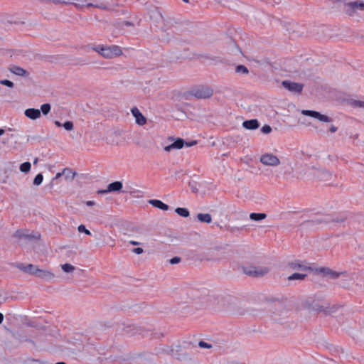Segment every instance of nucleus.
<instances>
[{
    "label": "nucleus",
    "mask_w": 364,
    "mask_h": 364,
    "mask_svg": "<svg viewBox=\"0 0 364 364\" xmlns=\"http://www.w3.org/2000/svg\"><path fill=\"white\" fill-rule=\"evenodd\" d=\"M223 309L232 314H244L245 310L239 307V301L232 296L227 295L222 298Z\"/></svg>",
    "instance_id": "nucleus-1"
},
{
    "label": "nucleus",
    "mask_w": 364,
    "mask_h": 364,
    "mask_svg": "<svg viewBox=\"0 0 364 364\" xmlns=\"http://www.w3.org/2000/svg\"><path fill=\"white\" fill-rule=\"evenodd\" d=\"M169 140H173L174 141L171 144L168 146H165L164 150L166 151H170L172 149H182L185 145L187 147H191L194 145L197 144V141L193 140L190 142H186L183 139L181 138H177L174 139L173 137H169Z\"/></svg>",
    "instance_id": "nucleus-2"
},
{
    "label": "nucleus",
    "mask_w": 364,
    "mask_h": 364,
    "mask_svg": "<svg viewBox=\"0 0 364 364\" xmlns=\"http://www.w3.org/2000/svg\"><path fill=\"white\" fill-rule=\"evenodd\" d=\"M191 95L198 99H207L213 95V90L208 86H201L193 90Z\"/></svg>",
    "instance_id": "nucleus-3"
},
{
    "label": "nucleus",
    "mask_w": 364,
    "mask_h": 364,
    "mask_svg": "<svg viewBox=\"0 0 364 364\" xmlns=\"http://www.w3.org/2000/svg\"><path fill=\"white\" fill-rule=\"evenodd\" d=\"M310 308L318 312H323L326 316L330 315L331 313L336 312L338 306L337 305H333L331 307L329 306V305L324 306L323 305H321L318 302L313 301L310 304Z\"/></svg>",
    "instance_id": "nucleus-4"
},
{
    "label": "nucleus",
    "mask_w": 364,
    "mask_h": 364,
    "mask_svg": "<svg viewBox=\"0 0 364 364\" xmlns=\"http://www.w3.org/2000/svg\"><path fill=\"white\" fill-rule=\"evenodd\" d=\"M101 55L107 59L119 56L122 54V50L118 46H105L104 49H101Z\"/></svg>",
    "instance_id": "nucleus-5"
},
{
    "label": "nucleus",
    "mask_w": 364,
    "mask_h": 364,
    "mask_svg": "<svg viewBox=\"0 0 364 364\" xmlns=\"http://www.w3.org/2000/svg\"><path fill=\"white\" fill-rule=\"evenodd\" d=\"M269 272V269L265 267L252 266L244 268V272L252 277H263Z\"/></svg>",
    "instance_id": "nucleus-6"
},
{
    "label": "nucleus",
    "mask_w": 364,
    "mask_h": 364,
    "mask_svg": "<svg viewBox=\"0 0 364 364\" xmlns=\"http://www.w3.org/2000/svg\"><path fill=\"white\" fill-rule=\"evenodd\" d=\"M259 161L264 166H277L280 164L279 158L273 154L266 153L261 155Z\"/></svg>",
    "instance_id": "nucleus-7"
},
{
    "label": "nucleus",
    "mask_w": 364,
    "mask_h": 364,
    "mask_svg": "<svg viewBox=\"0 0 364 364\" xmlns=\"http://www.w3.org/2000/svg\"><path fill=\"white\" fill-rule=\"evenodd\" d=\"M282 84L285 89L296 94H301L304 87L302 83L291 82L289 80H284Z\"/></svg>",
    "instance_id": "nucleus-8"
},
{
    "label": "nucleus",
    "mask_w": 364,
    "mask_h": 364,
    "mask_svg": "<svg viewBox=\"0 0 364 364\" xmlns=\"http://www.w3.org/2000/svg\"><path fill=\"white\" fill-rule=\"evenodd\" d=\"M346 220L345 218H333L330 216H325L323 218H321L320 219H316L315 220H313L312 222L316 224L318 223H343Z\"/></svg>",
    "instance_id": "nucleus-9"
},
{
    "label": "nucleus",
    "mask_w": 364,
    "mask_h": 364,
    "mask_svg": "<svg viewBox=\"0 0 364 364\" xmlns=\"http://www.w3.org/2000/svg\"><path fill=\"white\" fill-rule=\"evenodd\" d=\"M317 177L320 181H324L326 183H328L329 184H332V178L333 177V175L327 170H321L318 172ZM336 177V176H334Z\"/></svg>",
    "instance_id": "nucleus-10"
},
{
    "label": "nucleus",
    "mask_w": 364,
    "mask_h": 364,
    "mask_svg": "<svg viewBox=\"0 0 364 364\" xmlns=\"http://www.w3.org/2000/svg\"><path fill=\"white\" fill-rule=\"evenodd\" d=\"M34 276L46 280H50L53 279L55 277L54 274L52 273L51 272L47 269H41L39 268L38 269H36V272H34Z\"/></svg>",
    "instance_id": "nucleus-11"
},
{
    "label": "nucleus",
    "mask_w": 364,
    "mask_h": 364,
    "mask_svg": "<svg viewBox=\"0 0 364 364\" xmlns=\"http://www.w3.org/2000/svg\"><path fill=\"white\" fill-rule=\"evenodd\" d=\"M124 331H125L126 333L129 334L131 336H134L136 334H141L144 336V332H145V330L144 328H142L141 326H136V325L127 326L124 328Z\"/></svg>",
    "instance_id": "nucleus-12"
},
{
    "label": "nucleus",
    "mask_w": 364,
    "mask_h": 364,
    "mask_svg": "<svg viewBox=\"0 0 364 364\" xmlns=\"http://www.w3.org/2000/svg\"><path fill=\"white\" fill-rule=\"evenodd\" d=\"M131 111L133 116L135 117L136 124L141 126L146 124V117L141 113L137 107H133Z\"/></svg>",
    "instance_id": "nucleus-13"
},
{
    "label": "nucleus",
    "mask_w": 364,
    "mask_h": 364,
    "mask_svg": "<svg viewBox=\"0 0 364 364\" xmlns=\"http://www.w3.org/2000/svg\"><path fill=\"white\" fill-rule=\"evenodd\" d=\"M24 114L26 117L33 120H35L41 117L40 109L35 108L26 109L24 112Z\"/></svg>",
    "instance_id": "nucleus-14"
},
{
    "label": "nucleus",
    "mask_w": 364,
    "mask_h": 364,
    "mask_svg": "<svg viewBox=\"0 0 364 364\" xmlns=\"http://www.w3.org/2000/svg\"><path fill=\"white\" fill-rule=\"evenodd\" d=\"M242 126L246 129L255 130L259 127V123L257 119H252L250 120H245L242 123Z\"/></svg>",
    "instance_id": "nucleus-15"
},
{
    "label": "nucleus",
    "mask_w": 364,
    "mask_h": 364,
    "mask_svg": "<svg viewBox=\"0 0 364 364\" xmlns=\"http://www.w3.org/2000/svg\"><path fill=\"white\" fill-rule=\"evenodd\" d=\"M18 268L23 271L25 273H28L31 275H34V272H36V269H38V267L37 266H35L32 264H29L27 265H25L23 264H20L18 265Z\"/></svg>",
    "instance_id": "nucleus-16"
},
{
    "label": "nucleus",
    "mask_w": 364,
    "mask_h": 364,
    "mask_svg": "<svg viewBox=\"0 0 364 364\" xmlns=\"http://www.w3.org/2000/svg\"><path fill=\"white\" fill-rule=\"evenodd\" d=\"M150 18L156 22H159L164 19V16L158 7H154L150 11Z\"/></svg>",
    "instance_id": "nucleus-17"
},
{
    "label": "nucleus",
    "mask_w": 364,
    "mask_h": 364,
    "mask_svg": "<svg viewBox=\"0 0 364 364\" xmlns=\"http://www.w3.org/2000/svg\"><path fill=\"white\" fill-rule=\"evenodd\" d=\"M9 70L11 73L18 75V76H25L28 77L29 75V73L22 68L21 67L17 66V65H13L9 68Z\"/></svg>",
    "instance_id": "nucleus-18"
},
{
    "label": "nucleus",
    "mask_w": 364,
    "mask_h": 364,
    "mask_svg": "<svg viewBox=\"0 0 364 364\" xmlns=\"http://www.w3.org/2000/svg\"><path fill=\"white\" fill-rule=\"evenodd\" d=\"M355 1L349 2L345 4L344 12L349 16H353L357 10Z\"/></svg>",
    "instance_id": "nucleus-19"
},
{
    "label": "nucleus",
    "mask_w": 364,
    "mask_h": 364,
    "mask_svg": "<svg viewBox=\"0 0 364 364\" xmlns=\"http://www.w3.org/2000/svg\"><path fill=\"white\" fill-rule=\"evenodd\" d=\"M149 203L152 205L154 207L161 209L162 210H168L169 209V206L164 203H163L160 200L152 199L149 201Z\"/></svg>",
    "instance_id": "nucleus-20"
},
{
    "label": "nucleus",
    "mask_w": 364,
    "mask_h": 364,
    "mask_svg": "<svg viewBox=\"0 0 364 364\" xmlns=\"http://www.w3.org/2000/svg\"><path fill=\"white\" fill-rule=\"evenodd\" d=\"M122 186H123V185L121 181H114L108 185L107 191H109V192L120 191L122 188Z\"/></svg>",
    "instance_id": "nucleus-21"
},
{
    "label": "nucleus",
    "mask_w": 364,
    "mask_h": 364,
    "mask_svg": "<svg viewBox=\"0 0 364 364\" xmlns=\"http://www.w3.org/2000/svg\"><path fill=\"white\" fill-rule=\"evenodd\" d=\"M63 173L65 176V178L68 181H73L75 176L77 175V173L75 171H73L70 168H65L63 170Z\"/></svg>",
    "instance_id": "nucleus-22"
},
{
    "label": "nucleus",
    "mask_w": 364,
    "mask_h": 364,
    "mask_svg": "<svg viewBox=\"0 0 364 364\" xmlns=\"http://www.w3.org/2000/svg\"><path fill=\"white\" fill-rule=\"evenodd\" d=\"M197 218L200 222L210 223L212 221V217L209 213H198Z\"/></svg>",
    "instance_id": "nucleus-23"
},
{
    "label": "nucleus",
    "mask_w": 364,
    "mask_h": 364,
    "mask_svg": "<svg viewBox=\"0 0 364 364\" xmlns=\"http://www.w3.org/2000/svg\"><path fill=\"white\" fill-rule=\"evenodd\" d=\"M289 266L293 269H306L307 267L300 260H295L289 262Z\"/></svg>",
    "instance_id": "nucleus-24"
},
{
    "label": "nucleus",
    "mask_w": 364,
    "mask_h": 364,
    "mask_svg": "<svg viewBox=\"0 0 364 364\" xmlns=\"http://www.w3.org/2000/svg\"><path fill=\"white\" fill-rule=\"evenodd\" d=\"M267 218V214L263 213H252L250 215V218L254 221H260Z\"/></svg>",
    "instance_id": "nucleus-25"
},
{
    "label": "nucleus",
    "mask_w": 364,
    "mask_h": 364,
    "mask_svg": "<svg viewBox=\"0 0 364 364\" xmlns=\"http://www.w3.org/2000/svg\"><path fill=\"white\" fill-rule=\"evenodd\" d=\"M78 3H73L70 2V4H73L77 9H82L84 6L92 7L94 6L92 3H86L85 0H77Z\"/></svg>",
    "instance_id": "nucleus-26"
},
{
    "label": "nucleus",
    "mask_w": 364,
    "mask_h": 364,
    "mask_svg": "<svg viewBox=\"0 0 364 364\" xmlns=\"http://www.w3.org/2000/svg\"><path fill=\"white\" fill-rule=\"evenodd\" d=\"M175 212L180 216L187 218L189 216L190 213L187 208H176Z\"/></svg>",
    "instance_id": "nucleus-27"
},
{
    "label": "nucleus",
    "mask_w": 364,
    "mask_h": 364,
    "mask_svg": "<svg viewBox=\"0 0 364 364\" xmlns=\"http://www.w3.org/2000/svg\"><path fill=\"white\" fill-rule=\"evenodd\" d=\"M105 237V242L104 244L109 245L110 247L115 246V240L110 235H109L107 233L103 235Z\"/></svg>",
    "instance_id": "nucleus-28"
},
{
    "label": "nucleus",
    "mask_w": 364,
    "mask_h": 364,
    "mask_svg": "<svg viewBox=\"0 0 364 364\" xmlns=\"http://www.w3.org/2000/svg\"><path fill=\"white\" fill-rule=\"evenodd\" d=\"M306 274L294 273L288 277L289 280H302L306 277Z\"/></svg>",
    "instance_id": "nucleus-29"
},
{
    "label": "nucleus",
    "mask_w": 364,
    "mask_h": 364,
    "mask_svg": "<svg viewBox=\"0 0 364 364\" xmlns=\"http://www.w3.org/2000/svg\"><path fill=\"white\" fill-rule=\"evenodd\" d=\"M31 163L26 161L20 165V171L23 173H28L31 170Z\"/></svg>",
    "instance_id": "nucleus-30"
},
{
    "label": "nucleus",
    "mask_w": 364,
    "mask_h": 364,
    "mask_svg": "<svg viewBox=\"0 0 364 364\" xmlns=\"http://www.w3.org/2000/svg\"><path fill=\"white\" fill-rule=\"evenodd\" d=\"M51 109V105L49 103H45L41 107V113L42 112L44 115L48 114Z\"/></svg>",
    "instance_id": "nucleus-31"
},
{
    "label": "nucleus",
    "mask_w": 364,
    "mask_h": 364,
    "mask_svg": "<svg viewBox=\"0 0 364 364\" xmlns=\"http://www.w3.org/2000/svg\"><path fill=\"white\" fill-rule=\"evenodd\" d=\"M235 72L237 73L247 74L249 70L247 68L243 65H239L235 68Z\"/></svg>",
    "instance_id": "nucleus-32"
},
{
    "label": "nucleus",
    "mask_w": 364,
    "mask_h": 364,
    "mask_svg": "<svg viewBox=\"0 0 364 364\" xmlns=\"http://www.w3.org/2000/svg\"><path fill=\"white\" fill-rule=\"evenodd\" d=\"M301 113L304 115L309 116L313 118H316L318 114V112L314 110H303Z\"/></svg>",
    "instance_id": "nucleus-33"
},
{
    "label": "nucleus",
    "mask_w": 364,
    "mask_h": 364,
    "mask_svg": "<svg viewBox=\"0 0 364 364\" xmlns=\"http://www.w3.org/2000/svg\"><path fill=\"white\" fill-rule=\"evenodd\" d=\"M62 269L63 272L69 273L75 270V267L69 263H65L62 265Z\"/></svg>",
    "instance_id": "nucleus-34"
},
{
    "label": "nucleus",
    "mask_w": 364,
    "mask_h": 364,
    "mask_svg": "<svg viewBox=\"0 0 364 364\" xmlns=\"http://www.w3.org/2000/svg\"><path fill=\"white\" fill-rule=\"evenodd\" d=\"M316 119H318L319 121L325 122H332V119L331 117H329L326 115L322 114L320 112H318L317 117Z\"/></svg>",
    "instance_id": "nucleus-35"
},
{
    "label": "nucleus",
    "mask_w": 364,
    "mask_h": 364,
    "mask_svg": "<svg viewBox=\"0 0 364 364\" xmlns=\"http://www.w3.org/2000/svg\"><path fill=\"white\" fill-rule=\"evenodd\" d=\"M43 180V176L42 173H38L36 176L33 180V184L35 186H39L42 183Z\"/></svg>",
    "instance_id": "nucleus-36"
},
{
    "label": "nucleus",
    "mask_w": 364,
    "mask_h": 364,
    "mask_svg": "<svg viewBox=\"0 0 364 364\" xmlns=\"http://www.w3.org/2000/svg\"><path fill=\"white\" fill-rule=\"evenodd\" d=\"M342 274H343V272H336V271L331 269L328 277L331 279H334L338 278Z\"/></svg>",
    "instance_id": "nucleus-37"
},
{
    "label": "nucleus",
    "mask_w": 364,
    "mask_h": 364,
    "mask_svg": "<svg viewBox=\"0 0 364 364\" xmlns=\"http://www.w3.org/2000/svg\"><path fill=\"white\" fill-rule=\"evenodd\" d=\"M63 127L64 129L67 131H71L73 129L74 125L73 122L71 121H66L63 124Z\"/></svg>",
    "instance_id": "nucleus-38"
},
{
    "label": "nucleus",
    "mask_w": 364,
    "mask_h": 364,
    "mask_svg": "<svg viewBox=\"0 0 364 364\" xmlns=\"http://www.w3.org/2000/svg\"><path fill=\"white\" fill-rule=\"evenodd\" d=\"M77 230L80 232H84L87 235H91L90 231L89 230H87L84 225H80L77 228Z\"/></svg>",
    "instance_id": "nucleus-39"
},
{
    "label": "nucleus",
    "mask_w": 364,
    "mask_h": 364,
    "mask_svg": "<svg viewBox=\"0 0 364 364\" xmlns=\"http://www.w3.org/2000/svg\"><path fill=\"white\" fill-rule=\"evenodd\" d=\"M261 132L265 134H269L272 132V127L268 124H265L261 128Z\"/></svg>",
    "instance_id": "nucleus-40"
},
{
    "label": "nucleus",
    "mask_w": 364,
    "mask_h": 364,
    "mask_svg": "<svg viewBox=\"0 0 364 364\" xmlns=\"http://www.w3.org/2000/svg\"><path fill=\"white\" fill-rule=\"evenodd\" d=\"M198 346L202 348H211L213 346L210 343H208L203 341H200L198 342Z\"/></svg>",
    "instance_id": "nucleus-41"
},
{
    "label": "nucleus",
    "mask_w": 364,
    "mask_h": 364,
    "mask_svg": "<svg viewBox=\"0 0 364 364\" xmlns=\"http://www.w3.org/2000/svg\"><path fill=\"white\" fill-rule=\"evenodd\" d=\"M0 84L7 86L11 88L14 87V82L9 80H2L0 81Z\"/></svg>",
    "instance_id": "nucleus-42"
},
{
    "label": "nucleus",
    "mask_w": 364,
    "mask_h": 364,
    "mask_svg": "<svg viewBox=\"0 0 364 364\" xmlns=\"http://www.w3.org/2000/svg\"><path fill=\"white\" fill-rule=\"evenodd\" d=\"M351 105L354 107H363L364 108V101H361V100H353L352 102H351Z\"/></svg>",
    "instance_id": "nucleus-43"
},
{
    "label": "nucleus",
    "mask_w": 364,
    "mask_h": 364,
    "mask_svg": "<svg viewBox=\"0 0 364 364\" xmlns=\"http://www.w3.org/2000/svg\"><path fill=\"white\" fill-rule=\"evenodd\" d=\"M355 2V6L357 10L364 11V1H356Z\"/></svg>",
    "instance_id": "nucleus-44"
},
{
    "label": "nucleus",
    "mask_w": 364,
    "mask_h": 364,
    "mask_svg": "<svg viewBox=\"0 0 364 364\" xmlns=\"http://www.w3.org/2000/svg\"><path fill=\"white\" fill-rule=\"evenodd\" d=\"M318 271L321 273H322L324 276H326L328 277L330 271H331V269L330 268H328V267H321V268H319L318 269Z\"/></svg>",
    "instance_id": "nucleus-45"
},
{
    "label": "nucleus",
    "mask_w": 364,
    "mask_h": 364,
    "mask_svg": "<svg viewBox=\"0 0 364 364\" xmlns=\"http://www.w3.org/2000/svg\"><path fill=\"white\" fill-rule=\"evenodd\" d=\"M181 257H173V258H171L170 259L169 262H170V263L171 264H175L179 263L181 262Z\"/></svg>",
    "instance_id": "nucleus-46"
},
{
    "label": "nucleus",
    "mask_w": 364,
    "mask_h": 364,
    "mask_svg": "<svg viewBox=\"0 0 364 364\" xmlns=\"http://www.w3.org/2000/svg\"><path fill=\"white\" fill-rule=\"evenodd\" d=\"M105 46L102 45H98L92 48L93 50L97 52L100 55H102L101 49H104Z\"/></svg>",
    "instance_id": "nucleus-47"
},
{
    "label": "nucleus",
    "mask_w": 364,
    "mask_h": 364,
    "mask_svg": "<svg viewBox=\"0 0 364 364\" xmlns=\"http://www.w3.org/2000/svg\"><path fill=\"white\" fill-rule=\"evenodd\" d=\"M51 3H53L55 4H70L69 1H65L64 0H51Z\"/></svg>",
    "instance_id": "nucleus-48"
},
{
    "label": "nucleus",
    "mask_w": 364,
    "mask_h": 364,
    "mask_svg": "<svg viewBox=\"0 0 364 364\" xmlns=\"http://www.w3.org/2000/svg\"><path fill=\"white\" fill-rule=\"evenodd\" d=\"M132 252L135 254L140 255L144 252V250L141 247H135L132 250Z\"/></svg>",
    "instance_id": "nucleus-49"
},
{
    "label": "nucleus",
    "mask_w": 364,
    "mask_h": 364,
    "mask_svg": "<svg viewBox=\"0 0 364 364\" xmlns=\"http://www.w3.org/2000/svg\"><path fill=\"white\" fill-rule=\"evenodd\" d=\"M93 6L96 7V8L102 9H104V10H107L108 9V7L105 4H96V5H94Z\"/></svg>",
    "instance_id": "nucleus-50"
},
{
    "label": "nucleus",
    "mask_w": 364,
    "mask_h": 364,
    "mask_svg": "<svg viewBox=\"0 0 364 364\" xmlns=\"http://www.w3.org/2000/svg\"><path fill=\"white\" fill-rule=\"evenodd\" d=\"M122 25H124L126 26H134V23L132 22L124 21L122 22Z\"/></svg>",
    "instance_id": "nucleus-51"
},
{
    "label": "nucleus",
    "mask_w": 364,
    "mask_h": 364,
    "mask_svg": "<svg viewBox=\"0 0 364 364\" xmlns=\"http://www.w3.org/2000/svg\"><path fill=\"white\" fill-rule=\"evenodd\" d=\"M338 128L336 127H335L334 125H331V127H330V132L331 133H334L337 131Z\"/></svg>",
    "instance_id": "nucleus-52"
},
{
    "label": "nucleus",
    "mask_w": 364,
    "mask_h": 364,
    "mask_svg": "<svg viewBox=\"0 0 364 364\" xmlns=\"http://www.w3.org/2000/svg\"><path fill=\"white\" fill-rule=\"evenodd\" d=\"M95 204V203L92 200H88L86 202V205L87 206H93Z\"/></svg>",
    "instance_id": "nucleus-53"
},
{
    "label": "nucleus",
    "mask_w": 364,
    "mask_h": 364,
    "mask_svg": "<svg viewBox=\"0 0 364 364\" xmlns=\"http://www.w3.org/2000/svg\"><path fill=\"white\" fill-rule=\"evenodd\" d=\"M109 193V192L107 191V189H105V190H99L97 191L98 194H105V193Z\"/></svg>",
    "instance_id": "nucleus-54"
},
{
    "label": "nucleus",
    "mask_w": 364,
    "mask_h": 364,
    "mask_svg": "<svg viewBox=\"0 0 364 364\" xmlns=\"http://www.w3.org/2000/svg\"><path fill=\"white\" fill-rule=\"evenodd\" d=\"M54 124H55L56 127H63V124H61L59 121H55Z\"/></svg>",
    "instance_id": "nucleus-55"
},
{
    "label": "nucleus",
    "mask_w": 364,
    "mask_h": 364,
    "mask_svg": "<svg viewBox=\"0 0 364 364\" xmlns=\"http://www.w3.org/2000/svg\"><path fill=\"white\" fill-rule=\"evenodd\" d=\"M129 243L132 245H139L140 243L139 242H136V241H134V240H131L129 242Z\"/></svg>",
    "instance_id": "nucleus-56"
},
{
    "label": "nucleus",
    "mask_w": 364,
    "mask_h": 364,
    "mask_svg": "<svg viewBox=\"0 0 364 364\" xmlns=\"http://www.w3.org/2000/svg\"><path fill=\"white\" fill-rule=\"evenodd\" d=\"M63 176V171L62 172H59V173H57L55 177V179H57L58 178H60V176Z\"/></svg>",
    "instance_id": "nucleus-57"
},
{
    "label": "nucleus",
    "mask_w": 364,
    "mask_h": 364,
    "mask_svg": "<svg viewBox=\"0 0 364 364\" xmlns=\"http://www.w3.org/2000/svg\"><path fill=\"white\" fill-rule=\"evenodd\" d=\"M191 191H192L193 193H197V192H198V188H197L196 186H192V187H191Z\"/></svg>",
    "instance_id": "nucleus-58"
},
{
    "label": "nucleus",
    "mask_w": 364,
    "mask_h": 364,
    "mask_svg": "<svg viewBox=\"0 0 364 364\" xmlns=\"http://www.w3.org/2000/svg\"><path fill=\"white\" fill-rule=\"evenodd\" d=\"M39 1H41V2L46 3V4H50L51 3V0H39Z\"/></svg>",
    "instance_id": "nucleus-59"
},
{
    "label": "nucleus",
    "mask_w": 364,
    "mask_h": 364,
    "mask_svg": "<svg viewBox=\"0 0 364 364\" xmlns=\"http://www.w3.org/2000/svg\"><path fill=\"white\" fill-rule=\"evenodd\" d=\"M3 320H4V315L1 313H0V324L2 323Z\"/></svg>",
    "instance_id": "nucleus-60"
},
{
    "label": "nucleus",
    "mask_w": 364,
    "mask_h": 364,
    "mask_svg": "<svg viewBox=\"0 0 364 364\" xmlns=\"http://www.w3.org/2000/svg\"><path fill=\"white\" fill-rule=\"evenodd\" d=\"M5 132L4 129H0V136H1L2 134H4Z\"/></svg>",
    "instance_id": "nucleus-61"
},
{
    "label": "nucleus",
    "mask_w": 364,
    "mask_h": 364,
    "mask_svg": "<svg viewBox=\"0 0 364 364\" xmlns=\"http://www.w3.org/2000/svg\"><path fill=\"white\" fill-rule=\"evenodd\" d=\"M215 250L219 252V251L222 250V247H216V248H215Z\"/></svg>",
    "instance_id": "nucleus-62"
},
{
    "label": "nucleus",
    "mask_w": 364,
    "mask_h": 364,
    "mask_svg": "<svg viewBox=\"0 0 364 364\" xmlns=\"http://www.w3.org/2000/svg\"><path fill=\"white\" fill-rule=\"evenodd\" d=\"M37 162H38V159L36 158V159H35V160H34V161H33V164H37Z\"/></svg>",
    "instance_id": "nucleus-63"
},
{
    "label": "nucleus",
    "mask_w": 364,
    "mask_h": 364,
    "mask_svg": "<svg viewBox=\"0 0 364 364\" xmlns=\"http://www.w3.org/2000/svg\"><path fill=\"white\" fill-rule=\"evenodd\" d=\"M55 364H66L65 362H58L57 363Z\"/></svg>",
    "instance_id": "nucleus-64"
}]
</instances>
